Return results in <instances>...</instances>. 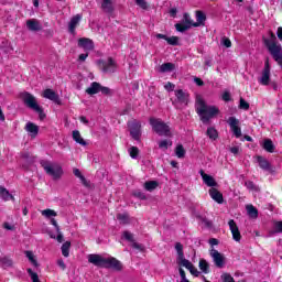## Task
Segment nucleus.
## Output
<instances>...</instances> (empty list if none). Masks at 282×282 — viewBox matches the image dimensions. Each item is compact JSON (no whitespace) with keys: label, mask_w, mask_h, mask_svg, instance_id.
<instances>
[{"label":"nucleus","mask_w":282,"mask_h":282,"mask_svg":"<svg viewBox=\"0 0 282 282\" xmlns=\"http://www.w3.org/2000/svg\"><path fill=\"white\" fill-rule=\"evenodd\" d=\"M196 112L198 113L202 122L206 124V122H209L210 119L215 118L219 113V108L217 106H209L206 105V101L204 100V97L202 95H198L196 97Z\"/></svg>","instance_id":"f257e3e1"},{"label":"nucleus","mask_w":282,"mask_h":282,"mask_svg":"<svg viewBox=\"0 0 282 282\" xmlns=\"http://www.w3.org/2000/svg\"><path fill=\"white\" fill-rule=\"evenodd\" d=\"M88 262L97 268H113L115 270H120L121 268L120 261L116 260V258H105L96 253L88 254Z\"/></svg>","instance_id":"f03ea898"},{"label":"nucleus","mask_w":282,"mask_h":282,"mask_svg":"<svg viewBox=\"0 0 282 282\" xmlns=\"http://www.w3.org/2000/svg\"><path fill=\"white\" fill-rule=\"evenodd\" d=\"M41 166L44 169L45 173L53 177V180H61L63 176V167L58 163H53L50 161H41Z\"/></svg>","instance_id":"7ed1b4c3"},{"label":"nucleus","mask_w":282,"mask_h":282,"mask_svg":"<svg viewBox=\"0 0 282 282\" xmlns=\"http://www.w3.org/2000/svg\"><path fill=\"white\" fill-rule=\"evenodd\" d=\"M150 124L152 130L158 133V135H164L165 138H171V128L162 119L150 118Z\"/></svg>","instance_id":"20e7f679"},{"label":"nucleus","mask_w":282,"mask_h":282,"mask_svg":"<svg viewBox=\"0 0 282 282\" xmlns=\"http://www.w3.org/2000/svg\"><path fill=\"white\" fill-rule=\"evenodd\" d=\"M98 65L104 74H115V72H118V63L111 57H108L107 59H100Z\"/></svg>","instance_id":"39448f33"},{"label":"nucleus","mask_w":282,"mask_h":282,"mask_svg":"<svg viewBox=\"0 0 282 282\" xmlns=\"http://www.w3.org/2000/svg\"><path fill=\"white\" fill-rule=\"evenodd\" d=\"M21 100H23L24 105L32 109L33 111H41V106H39V102L36 101V97L34 95L24 91L20 94Z\"/></svg>","instance_id":"423d86ee"},{"label":"nucleus","mask_w":282,"mask_h":282,"mask_svg":"<svg viewBox=\"0 0 282 282\" xmlns=\"http://www.w3.org/2000/svg\"><path fill=\"white\" fill-rule=\"evenodd\" d=\"M227 124L230 127V131L234 133L235 138H241V121H239L237 117H229Z\"/></svg>","instance_id":"0eeeda50"},{"label":"nucleus","mask_w":282,"mask_h":282,"mask_svg":"<svg viewBox=\"0 0 282 282\" xmlns=\"http://www.w3.org/2000/svg\"><path fill=\"white\" fill-rule=\"evenodd\" d=\"M260 85H270V58L267 57L264 61V68L262 69L261 76L258 78Z\"/></svg>","instance_id":"6e6552de"},{"label":"nucleus","mask_w":282,"mask_h":282,"mask_svg":"<svg viewBox=\"0 0 282 282\" xmlns=\"http://www.w3.org/2000/svg\"><path fill=\"white\" fill-rule=\"evenodd\" d=\"M209 254L215 263L216 268H224L226 265V257L215 248L209 250Z\"/></svg>","instance_id":"1a4fd4ad"},{"label":"nucleus","mask_w":282,"mask_h":282,"mask_svg":"<svg viewBox=\"0 0 282 282\" xmlns=\"http://www.w3.org/2000/svg\"><path fill=\"white\" fill-rule=\"evenodd\" d=\"M229 230L232 235L234 241H241V231H239V227L237 226V223H235L234 219H230L228 221Z\"/></svg>","instance_id":"9d476101"},{"label":"nucleus","mask_w":282,"mask_h":282,"mask_svg":"<svg viewBox=\"0 0 282 282\" xmlns=\"http://www.w3.org/2000/svg\"><path fill=\"white\" fill-rule=\"evenodd\" d=\"M130 127V134L133 138V140H140L142 126L140 124V121H131L129 123Z\"/></svg>","instance_id":"9b49d317"},{"label":"nucleus","mask_w":282,"mask_h":282,"mask_svg":"<svg viewBox=\"0 0 282 282\" xmlns=\"http://www.w3.org/2000/svg\"><path fill=\"white\" fill-rule=\"evenodd\" d=\"M78 47H82L84 52H91L94 50V41L88 37H80L78 40Z\"/></svg>","instance_id":"f8f14e48"},{"label":"nucleus","mask_w":282,"mask_h":282,"mask_svg":"<svg viewBox=\"0 0 282 282\" xmlns=\"http://www.w3.org/2000/svg\"><path fill=\"white\" fill-rule=\"evenodd\" d=\"M174 94L176 96V100L173 101V105H175V102H180L181 105H188V93L182 89H177L174 90Z\"/></svg>","instance_id":"ddd939ff"},{"label":"nucleus","mask_w":282,"mask_h":282,"mask_svg":"<svg viewBox=\"0 0 282 282\" xmlns=\"http://www.w3.org/2000/svg\"><path fill=\"white\" fill-rule=\"evenodd\" d=\"M43 98H46L47 100H52L56 105H61V98L56 94V91L47 88L42 93Z\"/></svg>","instance_id":"4468645a"},{"label":"nucleus","mask_w":282,"mask_h":282,"mask_svg":"<svg viewBox=\"0 0 282 282\" xmlns=\"http://www.w3.org/2000/svg\"><path fill=\"white\" fill-rule=\"evenodd\" d=\"M123 239H126L127 241H130V243H132V248H134V250H144V246L135 242V240L133 239V234L129 232V231H123L122 234Z\"/></svg>","instance_id":"2eb2a0df"},{"label":"nucleus","mask_w":282,"mask_h":282,"mask_svg":"<svg viewBox=\"0 0 282 282\" xmlns=\"http://www.w3.org/2000/svg\"><path fill=\"white\" fill-rule=\"evenodd\" d=\"M26 28L28 30H30V32H40V30H43V25H41V21L36 19L28 20Z\"/></svg>","instance_id":"dca6fc26"},{"label":"nucleus","mask_w":282,"mask_h":282,"mask_svg":"<svg viewBox=\"0 0 282 282\" xmlns=\"http://www.w3.org/2000/svg\"><path fill=\"white\" fill-rule=\"evenodd\" d=\"M199 175L202 176V180H203L204 184H206V186H209L212 188L217 186V181H215V178L213 176L206 174L204 172V170L199 171Z\"/></svg>","instance_id":"f3484780"},{"label":"nucleus","mask_w":282,"mask_h":282,"mask_svg":"<svg viewBox=\"0 0 282 282\" xmlns=\"http://www.w3.org/2000/svg\"><path fill=\"white\" fill-rule=\"evenodd\" d=\"M209 196L212 197V199H214V202H216L217 204H224V195L221 194V192H219L217 188L212 187L209 189Z\"/></svg>","instance_id":"a211bd4d"},{"label":"nucleus","mask_w":282,"mask_h":282,"mask_svg":"<svg viewBox=\"0 0 282 282\" xmlns=\"http://www.w3.org/2000/svg\"><path fill=\"white\" fill-rule=\"evenodd\" d=\"M25 131L28 132L30 138H36L39 135V126L29 121L25 124Z\"/></svg>","instance_id":"6ab92c4d"},{"label":"nucleus","mask_w":282,"mask_h":282,"mask_svg":"<svg viewBox=\"0 0 282 282\" xmlns=\"http://www.w3.org/2000/svg\"><path fill=\"white\" fill-rule=\"evenodd\" d=\"M80 19H83L82 14H76L70 19V22L68 24V30L70 34H74V32H76V28L78 26V23H80Z\"/></svg>","instance_id":"aec40b11"},{"label":"nucleus","mask_w":282,"mask_h":282,"mask_svg":"<svg viewBox=\"0 0 282 282\" xmlns=\"http://www.w3.org/2000/svg\"><path fill=\"white\" fill-rule=\"evenodd\" d=\"M0 199H2V202H10V199L14 202V196L10 194V191L0 185Z\"/></svg>","instance_id":"412c9836"},{"label":"nucleus","mask_w":282,"mask_h":282,"mask_svg":"<svg viewBox=\"0 0 282 282\" xmlns=\"http://www.w3.org/2000/svg\"><path fill=\"white\" fill-rule=\"evenodd\" d=\"M206 23V14L202 11H196V22L193 23V28H199Z\"/></svg>","instance_id":"4be33fe9"},{"label":"nucleus","mask_w":282,"mask_h":282,"mask_svg":"<svg viewBox=\"0 0 282 282\" xmlns=\"http://www.w3.org/2000/svg\"><path fill=\"white\" fill-rule=\"evenodd\" d=\"M73 140L77 144H80L82 147H87V141H85V139H83V137L80 135V131H78V130L73 131Z\"/></svg>","instance_id":"5701e85b"},{"label":"nucleus","mask_w":282,"mask_h":282,"mask_svg":"<svg viewBox=\"0 0 282 282\" xmlns=\"http://www.w3.org/2000/svg\"><path fill=\"white\" fill-rule=\"evenodd\" d=\"M100 93V84L94 82L90 87H88L86 89V94H88L89 96H94L96 94Z\"/></svg>","instance_id":"b1692460"},{"label":"nucleus","mask_w":282,"mask_h":282,"mask_svg":"<svg viewBox=\"0 0 282 282\" xmlns=\"http://www.w3.org/2000/svg\"><path fill=\"white\" fill-rule=\"evenodd\" d=\"M158 186H160V183H158V181H148L144 183L143 188H145V191H148L149 193H153V191H155Z\"/></svg>","instance_id":"393cba45"},{"label":"nucleus","mask_w":282,"mask_h":282,"mask_svg":"<svg viewBox=\"0 0 282 282\" xmlns=\"http://www.w3.org/2000/svg\"><path fill=\"white\" fill-rule=\"evenodd\" d=\"M52 226H54L56 232H57V241L58 243H63V232H61V227L58 226V223L56 221L55 218L51 219Z\"/></svg>","instance_id":"a878e982"},{"label":"nucleus","mask_w":282,"mask_h":282,"mask_svg":"<svg viewBox=\"0 0 282 282\" xmlns=\"http://www.w3.org/2000/svg\"><path fill=\"white\" fill-rule=\"evenodd\" d=\"M198 267H199V270H202V272L204 274H208V272H210V264L205 259L199 260Z\"/></svg>","instance_id":"bb28decb"},{"label":"nucleus","mask_w":282,"mask_h":282,"mask_svg":"<svg viewBox=\"0 0 282 282\" xmlns=\"http://www.w3.org/2000/svg\"><path fill=\"white\" fill-rule=\"evenodd\" d=\"M262 148L264 151H268V153H274V143L270 139H265L262 143Z\"/></svg>","instance_id":"cd10ccee"},{"label":"nucleus","mask_w":282,"mask_h":282,"mask_svg":"<svg viewBox=\"0 0 282 282\" xmlns=\"http://www.w3.org/2000/svg\"><path fill=\"white\" fill-rule=\"evenodd\" d=\"M42 217H45V219H54V217H57V213L54 209H43L41 212Z\"/></svg>","instance_id":"c85d7f7f"},{"label":"nucleus","mask_w":282,"mask_h":282,"mask_svg":"<svg viewBox=\"0 0 282 282\" xmlns=\"http://www.w3.org/2000/svg\"><path fill=\"white\" fill-rule=\"evenodd\" d=\"M247 215L251 218V219H257V217H259V210L256 209L254 206L252 205H247Z\"/></svg>","instance_id":"c756f323"},{"label":"nucleus","mask_w":282,"mask_h":282,"mask_svg":"<svg viewBox=\"0 0 282 282\" xmlns=\"http://www.w3.org/2000/svg\"><path fill=\"white\" fill-rule=\"evenodd\" d=\"M101 8L104 12H113V2L111 0H102Z\"/></svg>","instance_id":"7c9ffc66"},{"label":"nucleus","mask_w":282,"mask_h":282,"mask_svg":"<svg viewBox=\"0 0 282 282\" xmlns=\"http://www.w3.org/2000/svg\"><path fill=\"white\" fill-rule=\"evenodd\" d=\"M257 160L260 169H263V171H270V162H268V160L263 156H258Z\"/></svg>","instance_id":"2f4dec72"},{"label":"nucleus","mask_w":282,"mask_h":282,"mask_svg":"<svg viewBox=\"0 0 282 282\" xmlns=\"http://www.w3.org/2000/svg\"><path fill=\"white\" fill-rule=\"evenodd\" d=\"M177 264L182 265L183 268H186V270H189V268H193V263L188 260H186V258H184V256L182 258H177Z\"/></svg>","instance_id":"473e14b6"},{"label":"nucleus","mask_w":282,"mask_h":282,"mask_svg":"<svg viewBox=\"0 0 282 282\" xmlns=\"http://www.w3.org/2000/svg\"><path fill=\"white\" fill-rule=\"evenodd\" d=\"M173 69H175V64H173V63H165L160 66V72L162 74H164L166 72H173Z\"/></svg>","instance_id":"72a5a7b5"},{"label":"nucleus","mask_w":282,"mask_h":282,"mask_svg":"<svg viewBox=\"0 0 282 282\" xmlns=\"http://www.w3.org/2000/svg\"><path fill=\"white\" fill-rule=\"evenodd\" d=\"M73 173H74L75 177H78L80 180V182H82V184H84V186H89V183H87V180L85 178L83 173H80V170L74 169Z\"/></svg>","instance_id":"f704fd0d"},{"label":"nucleus","mask_w":282,"mask_h":282,"mask_svg":"<svg viewBox=\"0 0 282 282\" xmlns=\"http://www.w3.org/2000/svg\"><path fill=\"white\" fill-rule=\"evenodd\" d=\"M176 31L177 32H186V30H191V22L184 23H176L175 24Z\"/></svg>","instance_id":"c9c22d12"},{"label":"nucleus","mask_w":282,"mask_h":282,"mask_svg":"<svg viewBox=\"0 0 282 282\" xmlns=\"http://www.w3.org/2000/svg\"><path fill=\"white\" fill-rule=\"evenodd\" d=\"M70 248H72V242H69V241H66L62 245L61 250H62L63 257H66V258L69 257V249Z\"/></svg>","instance_id":"e433bc0d"},{"label":"nucleus","mask_w":282,"mask_h":282,"mask_svg":"<svg viewBox=\"0 0 282 282\" xmlns=\"http://www.w3.org/2000/svg\"><path fill=\"white\" fill-rule=\"evenodd\" d=\"M25 257L29 259L30 263L34 265V268H39V262L36 261V257L32 251H25Z\"/></svg>","instance_id":"4c0bfd02"},{"label":"nucleus","mask_w":282,"mask_h":282,"mask_svg":"<svg viewBox=\"0 0 282 282\" xmlns=\"http://www.w3.org/2000/svg\"><path fill=\"white\" fill-rule=\"evenodd\" d=\"M170 147H173V141L171 140H161L159 141V149H162V151H166Z\"/></svg>","instance_id":"58836bf2"},{"label":"nucleus","mask_w":282,"mask_h":282,"mask_svg":"<svg viewBox=\"0 0 282 282\" xmlns=\"http://www.w3.org/2000/svg\"><path fill=\"white\" fill-rule=\"evenodd\" d=\"M128 152L130 158H132V160H138V155H140V149H138V147L129 148Z\"/></svg>","instance_id":"ea45409f"},{"label":"nucleus","mask_w":282,"mask_h":282,"mask_svg":"<svg viewBox=\"0 0 282 282\" xmlns=\"http://www.w3.org/2000/svg\"><path fill=\"white\" fill-rule=\"evenodd\" d=\"M175 154L180 159L184 158V155H186V150H184V145L178 144L175 149Z\"/></svg>","instance_id":"a19ab883"},{"label":"nucleus","mask_w":282,"mask_h":282,"mask_svg":"<svg viewBox=\"0 0 282 282\" xmlns=\"http://www.w3.org/2000/svg\"><path fill=\"white\" fill-rule=\"evenodd\" d=\"M175 250L177 252V259H182L184 257V246L181 242H176Z\"/></svg>","instance_id":"79ce46f5"},{"label":"nucleus","mask_w":282,"mask_h":282,"mask_svg":"<svg viewBox=\"0 0 282 282\" xmlns=\"http://www.w3.org/2000/svg\"><path fill=\"white\" fill-rule=\"evenodd\" d=\"M207 135L210 140H215L216 138H218L219 134L217 133V130L215 128H208Z\"/></svg>","instance_id":"37998d69"},{"label":"nucleus","mask_w":282,"mask_h":282,"mask_svg":"<svg viewBox=\"0 0 282 282\" xmlns=\"http://www.w3.org/2000/svg\"><path fill=\"white\" fill-rule=\"evenodd\" d=\"M0 263L3 265V268H12V259L8 257L2 258Z\"/></svg>","instance_id":"c03bdc74"},{"label":"nucleus","mask_w":282,"mask_h":282,"mask_svg":"<svg viewBox=\"0 0 282 282\" xmlns=\"http://www.w3.org/2000/svg\"><path fill=\"white\" fill-rule=\"evenodd\" d=\"M26 272L31 276V281L41 282V280H39V274H36V272L32 271V269H28Z\"/></svg>","instance_id":"a18cd8bd"},{"label":"nucleus","mask_w":282,"mask_h":282,"mask_svg":"<svg viewBox=\"0 0 282 282\" xmlns=\"http://www.w3.org/2000/svg\"><path fill=\"white\" fill-rule=\"evenodd\" d=\"M220 279L223 282H235V278H232V275H230V273H223L220 275Z\"/></svg>","instance_id":"49530a36"},{"label":"nucleus","mask_w":282,"mask_h":282,"mask_svg":"<svg viewBox=\"0 0 282 282\" xmlns=\"http://www.w3.org/2000/svg\"><path fill=\"white\" fill-rule=\"evenodd\" d=\"M117 219L120 221V224H129V215L127 214H119Z\"/></svg>","instance_id":"de8ad7c7"},{"label":"nucleus","mask_w":282,"mask_h":282,"mask_svg":"<svg viewBox=\"0 0 282 282\" xmlns=\"http://www.w3.org/2000/svg\"><path fill=\"white\" fill-rule=\"evenodd\" d=\"M137 6H139V8H141L142 10H148L149 9V3L147 2V0H134Z\"/></svg>","instance_id":"09e8293b"},{"label":"nucleus","mask_w":282,"mask_h":282,"mask_svg":"<svg viewBox=\"0 0 282 282\" xmlns=\"http://www.w3.org/2000/svg\"><path fill=\"white\" fill-rule=\"evenodd\" d=\"M239 108L248 111L250 109V104H248L243 98H240Z\"/></svg>","instance_id":"8fccbe9b"},{"label":"nucleus","mask_w":282,"mask_h":282,"mask_svg":"<svg viewBox=\"0 0 282 282\" xmlns=\"http://www.w3.org/2000/svg\"><path fill=\"white\" fill-rule=\"evenodd\" d=\"M166 42L169 43V45H177V43H180V37L171 36L166 39Z\"/></svg>","instance_id":"3c124183"},{"label":"nucleus","mask_w":282,"mask_h":282,"mask_svg":"<svg viewBox=\"0 0 282 282\" xmlns=\"http://www.w3.org/2000/svg\"><path fill=\"white\" fill-rule=\"evenodd\" d=\"M245 184L249 191H259V187H257V185H254V183H252V181H248Z\"/></svg>","instance_id":"603ef678"},{"label":"nucleus","mask_w":282,"mask_h":282,"mask_svg":"<svg viewBox=\"0 0 282 282\" xmlns=\"http://www.w3.org/2000/svg\"><path fill=\"white\" fill-rule=\"evenodd\" d=\"M273 231L274 232H282V221H275L273 224Z\"/></svg>","instance_id":"864d4df0"},{"label":"nucleus","mask_w":282,"mask_h":282,"mask_svg":"<svg viewBox=\"0 0 282 282\" xmlns=\"http://www.w3.org/2000/svg\"><path fill=\"white\" fill-rule=\"evenodd\" d=\"M223 100L225 102H230L232 100V98L230 97V93L229 91H225L223 93V96H221Z\"/></svg>","instance_id":"5fc2aeb1"},{"label":"nucleus","mask_w":282,"mask_h":282,"mask_svg":"<svg viewBox=\"0 0 282 282\" xmlns=\"http://www.w3.org/2000/svg\"><path fill=\"white\" fill-rule=\"evenodd\" d=\"M134 197H138L139 199H147V194H144L141 191H137L133 193Z\"/></svg>","instance_id":"6e6d98bb"},{"label":"nucleus","mask_w":282,"mask_h":282,"mask_svg":"<svg viewBox=\"0 0 282 282\" xmlns=\"http://www.w3.org/2000/svg\"><path fill=\"white\" fill-rule=\"evenodd\" d=\"M188 271L191 272V274H193V276H199V271L197 270V268H195V265L192 264V268H189Z\"/></svg>","instance_id":"4d7b16f0"},{"label":"nucleus","mask_w":282,"mask_h":282,"mask_svg":"<svg viewBox=\"0 0 282 282\" xmlns=\"http://www.w3.org/2000/svg\"><path fill=\"white\" fill-rule=\"evenodd\" d=\"M164 89H166V91H173V89H175V86L173 85V83L167 82V83L164 85Z\"/></svg>","instance_id":"13d9d810"},{"label":"nucleus","mask_w":282,"mask_h":282,"mask_svg":"<svg viewBox=\"0 0 282 282\" xmlns=\"http://www.w3.org/2000/svg\"><path fill=\"white\" fill-rule=\"evenodd\" d=\"M221 43L225 47H231L232 45V42H230V39H227V37L223 39Z\"/></svg>","instance_id":"bf43d9fd"},{"label":"nucleus","mask_w":282,"mask_h":282,"mask_svg":"<svg viewBox=\"0 0 282 282\" xmlns=\"http://www.w3.org/2000/svg\"><path fill=\"white\" fill-rule=\"evenodd\" d=\"M184 19L185 21L183 23H189V28H193V20H191V17L188 15V13L184 14Z\"/></svg>","instance_id":"052dcab7"},{"label":"nucleus","mask_w":282,"mask_h":282,"mask_svg":"<svg viewBox=\"0 0 282 282\" xmlns=\"http://www.w3.org/2000/svg\"><path fill=\"white\" fill-rule=\"evenodd\" d=\"M99 91H101V94H105L106 96L111 94V90L108 87L102 86H100Z\"/></svg>","instance_id":"680f3d73"},{"label":"nucleus","mask_w":282,"mask_h":282,"mask_svg":"<svg viewBox=\"0 0 282 282\" xmlns=\"http://www.w3.org/2000/svg\"><path fill=\"white\" fill-rule=\"evenodd\" d=\"M57 265L61 268V270H65V268H67L63 259L57 260Z\"/></svg>","instance_id":"e2e57ef3"},{"label":"nucleus","mask_w":282,"mask_h":282,"mask_svg":"<svg viewBox=\"0 0 282 282\" xmlns=\"http://www.w3.org/2000/svg\"><path fill=\"white\" fill-rule=\"evenodd\" d=\"M194 83H195L198 87L204 86V80H202V78H199V77H195V78H194Z\"/></svg>","instance_id":"0e129e2a"},{"label":"nucleus","mask_w":282,"mask_h":282,"mask_svg":"<svg viewBox=\"0 0 282 282\" xmlns=\"http://www.w3.org/2000/svg\"><path fill=\"white\" fill-rule=\"evenodd\" d=\"M230 153H232L234 155H237L239 154V147H232L229 149Z\"/></svg>","instance_id":"69168bd1"},{"label":"nucleus","mask_w":282,"mask_h":282,"mask_svg":"<svg viewBox=\"0 0 282 282\" xmlns=\"http://www.w3.org/2000/svg\"><path fill=\"white\" fill-rule=\"evenodd\" d=\"M34 111H36V113H39L40 120H44L45 115L43 113V108L40 107V110H34Z\"/></svg>","instance_id":"338daca9"},{"label":"nucleus","mask_w":282,"mask_h":282,"mask_svg":"<svg viewBox=\"0 0 282 282\" xmlns=\"http://www.w3.org/2000/svg\"><path fill=\"white\" fill-rule=\"evenodd\" d=\"M276 35H278L279 41H282V26L278 28Z\"/></svg>","instance_id":"774afa93"}]
</instances>
